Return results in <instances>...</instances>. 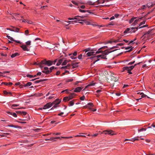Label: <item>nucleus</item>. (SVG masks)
<instances>
[{
    "instance_id": "1",
    "label": "nucleus",
    "mask_w": 155,
    "mask_h": 155,
    "mask_svg": "<svg viewBox=\"0 0 155 155\" xmlns=\"http://www.w3.org/2000/svg\"><path fill=\"white\" fill-rule=\"evenodd\" d=\"M117 50V49H116L112 51H109L108 50H106L104 51V52H103V53H102V54L99 55L97 56H94L93 57H91L89 58L91 59H95L96 58H101L102 59H107L106 58V56L108 54L112 52H113Z\"/></svg>"
},
{
    "instance_id": "2",
    "label": "nucleus",
    "mask_w": 155,
    "mask_h": 155,
    "mask_svg": "<svg viewBox=\"0 0 155 155\" xmlns=\"http://www.w3.org/2000/svg\"><path fill=\"white\" fill-rule=\"evenodd\" d=\"M76 95V94L74 93H71L68 97H64L63 98L64 101H69L70 100L72 99L74 96Z\"/></svg>"
},
{
    "instance_id": "3",
    "label": "nucleus",
    "mask_w": 155,
    "mask_h": 155,
    "mask_svg": "<svg viewBox=\"0 0 155 155\" xmlns=\"http://www.w3.org/2000/svg\"><path fill=\"white\" fill-rule=\"evenodd\" d=\"M53 104V103H51V102L47 103L44 106V107L43 108H40L39 109L42 110L43 109L45 110L49 108L52 106Z\"/></svg>"
},
{
    "instance_id": "4",
    "label": "nucleus",
    "mask_w": 155,
    "mask_h": 155,
    "mask_svg": "<svg viewBox=\"0 0 155 155\" xmlns=\"http://www.w3.org/2000/svg\"><path fill=\"white\" fill-rule=\"evenodd\" d=\"M61 101V100L59 99H57L55 101L53 102L52 103H53L52 104V106L54 104H55L54 105V106L53 107L51 108L52 109L53 107L55 108L57 107V105L60 103Z\"/></svg>"
},
{
    "instance_id": "5",
    "label": "nucleus",
    "mask_w": 155,
    "mask_h": 155,
    "mask_svg": "<svg viewBox=\"0 0 155 155\" xmlns=\"http://www.w3.org/2000/svg\"><path fill=\"white\" fill-rule=\"evenodd\" d=\"M103 132L105 134H108L111 135H113L115 134L113 133L114 131L112 130H105Z\"/></svg>"
},
{
    "instance_id": "6",
    "label": "nucleus",
    "mask_w": 155,
    "mask_h": 155,
    "mask_svg": "<svg viewBox=\"0 0 155 155\" xmlns=\"http://www.w3.org/2000/svg\"><path fill=\"white\" fill-rule=\"evenodd\" d=\"M91 51H90L87 52L85 55L84 54V57H90L92 55H94V53H95V52L93 51V50H91Z\"/></svg>"
},
{
    "instance_id": "7",
    "label": "nucleus",
    "mask_w": 155,
    "mask_h": 155,
    "mask_svg": "<svg viewBox=\"0 0 155 155\" xmlns=\"http://www.w3.org/2000/svg\"><path fill=\"white\" fill-rule=\"evenodd\" d=\"M44 71H42V72L44 73H45V74H49L51 72V71H50V70H48L49 68L48 67H45L44 68Z\"/></svg>"
},
{
    "instance_id": "8",
    "label": "nucleus",
    "mask_w": 155,
    "mask_h": 155,
    "mask_svg": "<svg viewBox=\"0 0 155 155\" xmlns=\"http://www.w3.org/2000/svg\"><path fill=\"white\" fill-rule=\"evenodd\" d=\"M134 68V66L133 65L130 67H124L123 68V71L125 70H131Z\"/></svg>"
},
{
    "instance_id": "9",
    "label": "nucleus",
    "mask_w": 155,
    "mask_h": 155,
    "mask_svg": "<svg viewBox=\"0 0 155 155\" xmlns=\"http://www.w3.org/2000/svg\"><path fill=\"white\" fill-rule=\"evenodd\" d=\"M17 114H19L21 115H26L27 116H29L28 114H27V112L25 111H17L16 112Z\"/></svg>"
},
{
    "instance_id": "10",
    "label": "nucleus",
    "mask_w": 155,
    "mask_h": 155,
    "mask_svg": "<svg viewBox=\"0 0 155 155\" xmlns=\"http://www.w3.org/2000/svg\"><path fill=\"white\" fill-rule=\"evenodd\" d=\"M53 63V62L52 61L50 60L47 61L46 59H45V64L50 66L52 65Z\"/></svg>"
},
{
    "instance_id": "11",
    "label": "nucleus",
    "mask_w": 155,
    "mask_h": 155,
    "mask_svg": "<svg viewBox=\"0 0 155 155\" xmlns=\"http://www.w3.org/2000/svg\"><path fill=\"white\" fill-rule=\"evenodd\" d=\"M7 37L8 38V39H10L12 41H14L15 42L18 43H19V44L21 43V42L20 41H17L16 40H15L12 38L11 37H10L9 36L7 35Z\"/></svg>"
},
{
    "instance_id": "12",
    "label": "nucleus",
    "mask_w": 155,
    "mask_h": 155,
    "mask_svg": "<svg viewBox=\"0 0 155 155\" xmlns=\"http://www.w3.org/2000/svg\"><path fill=\"white\" fill-rule=\"evenodd\" d=\"M79 62H77L74 63L73 62H72L71 63V65L72 66V68H77L78 67V64L79 63Z\"/></svg>"
},
{
    "instance_id": "13",
    "label": "nucleus",
    "mask_w": 155,
    "mask_h": 155,
    "mask_svg": "<svg viewBox=\"0 0 155 155\" xmlns=\"http://www.w3.org/2000/svg\"><path fill=\"white\" fill-rule=\"evenodd\" d=\"M6 113L8 114L7 115H12L13 116H17L15 112H12L10 111H7Z\"/></svg>"
},
{
    "instance_id": "14",
    "label": "nucleus",
    "mask_w": 155,
    "mask_h": 155,
    "mask_svg": "<svg viewBox=\"0 0 155 155\" xmlns=\"http://www.w3.org/2000/svg\"><path fill=\"white\" fill-rule=\"evenodd\" d=\"M82 88L81 87H78L75 89V90L74 91V92H80L81 90L82 89Z\"/></svg>"
},
{
    "instance_id": "15",
    "label": "nucleus",
    "mask_w": 155,
    "mask_h": 155,
    "mask_svg": "<svg viewBox=\"0 0 155 155\" xmlns=\"http://www.w3.org/2000/svg\"><path fill=\"white\" fill-rule=\"evenodd\" d=\"M13 28L12 29H10V31H14L15 32H18L19 30V28H15L13 27H12Z\"/></svg>"
},
{
    "instance_id": "16",
    "label": "nucleus",
    "mask_w": 155,
    "mask_h": 155,
    "mask_svg": "<svg viewBox=\"0 0 155 155\" xmlns=\"http://www.w3.org/2000/svg\"><path fill=\"white\" fill-rule=\"evenodd\" d=\"M19 121H17V122H18L19 123H22V124H24V123H26V122L24 121H25V120H27V119H19Z\"/></svg>"
},
{
    "instance_id": "17",
    "label": "nucleus",
    "mask_w": 155,
    "mask_h": 155,
    "mask_svg": "<svg viewBox=\"0 0 155 155\" xmlns=\"http://www.w3.org/2000/svg\"><path fill=\"white\" fill-rule=\"evenodd\" d=\"M19 106V104H14L12 105L10 107L12 109H19V108H16V107L18 106Z\"/></svg>"
},
{
    "instance_id": "18",
    "label": "nucleus",
    "mask_w": 155,
    "mask_h": 155,
    "mask_svg": "<svg viewBox=\"0 0 155 155\" xmlns=\"http://www.w3.org/2000/svg\"><path fill=\"white\" fill-rule=\"evenodd\" d=\"M74 19H75L77 20L78 21H84V20H82L81 19V18H80V16H76L74 17Z\"/></svg>"
},
{
    "instance_id": "19",
    "label": "nucleus",
    "mask_w": 155,
    "mask_h": 155,
    "mask_svg": "<svg viewBox=\"0 0 155 155\" xmlns=\"http://www.w3.org/2000/svg\"><path fill=\"white\" fill-rule=\"evenodd\" d=\"M20 47L24 51H28V49L27 48V46L25 45H23L21 46Z\"/></svg>"
},
{
    "instance_id": "20",
    "label": "nucleus",
    "mask_w": 155,
    "mask_h": 155,
    "mask_svg": "<svg viewBox=\"0 0 155 155\" xmlns=\"http://www.w3.org/2000/svg\"><path fill=\"white\" fill-rule=\"evenodd\" d=\"M71 67V64H68L67 65H66V66L62 67L61 68V69L66 68V69H69Z\"/></svg>"
},
{
    "instance_id": "21",
    "label": "nucleus",
    "mask_w": 155,
    "mask_h": 155,
    "mask_svg": "<svg viewBox=\"0 0 155 155\" xmlns=\"http://www.w3.org/2000/svg\"><path fill=\"white\" fill-rule=\"evenodd\" d=\"M61 137H52L50 139H49L51 141H56V140H55V139H60Z\"/></svg>"
},
{
    "instance_id": "22",
    "label": "nucleus",
    "mask_w": 155,
    "mask_h": 155,
    "mask_svg": "<svg viewBox=\"0 0 155 155\" xmlns=\"http://www.w3.org/2000/svg\"><path fill=\"white\" fill-rule=\"evenodd\" d=\"M79 11L80 12H88L89 14H87V15H88L89 14H90L91 13V12H89L90 11H89L88 10H81V9H79Z\"/></svg>"
},
{
    "instance_id": "23",
    "label": "nucleus",
    "mask_w": 155,
    "mask_h": 155,
    "mask_svg": "<svg viewBox=\"0 0 155 155\" xmlns=\"http://www.w3.org/2000/svg\"><path fill=\"white\" fill-rule=\"evenodd\" d=\"M95 84L94 83H91L87 85L86 86V87H85V88L84 89V90L86 88H87L88 87H89L94 86Z\"/></svg>"
},
{
    "instance_id": "24",
    "label": "nucleus",
    "mask_w": 155,
    "mask_h": 155,
    "mask_svg": "<svg viewBox=\"0 0 155 155\" xmlns=\"http://www.w3.org/2000/svg\"><path fill=\"white\" fill-rule=\"evenodd\" d=\"M46 80V79H41V80L36 81H35L34 82V83H40V82L43 81H45Z\"/></svg>"
},
{
    "instance_id": "25",
    "label": "nucleus",
    "mask_w": 155,
    "mask_h": 155,
    "mask_svg": "<svg viewBox=\"0 0 155 155\" xmlns=\"http://www.w3.org/2000/svg\"><path fill=\"white\" fill-rule=\"evenodd\" d=\"M139 139L138 138H133L131 140H130V139H126L125 140V141H127V140H131V141H136V140H139Z\"/></svg>"
},
{
    "instance_id": "26",
    "label": "nucleus",
    "mask_w": 155,
    "mask_h": 155,
    "mask_svg": "<svg viewBox=\"0 0 155 155\" xmlns=\"http://www.w3.org/2000/svg\"><path fill=\"white\" fill-rule=\"evenodd\" d=\"M19 55V54L18 53H15L14 54H12L11 55V57L12 58H13L16 56H18Z\"/></svg>"
},
{
    "instance_id": "27",
    "label": "nucleus",
    "mask_w": 155,
    "mask_h": 155,
    "mask_svg": "<svg viewBox=\"0 0 155 155\" xmlns=\"http://www.w3.org/2000/svg\"><path fill=\"white\" fill-rule=\"evenodd\" d=\"M4 94L6 95H12V93L10 92H8L6 91H3Z\"/></svg>"
},
{
    "instance_id": "28",
    "label": "nucleus",
    "mask_w": 155,
    "mask_h": 155,
    "mask_svg": "<svg viewBox=\"0 0 155 155\" xmlns=\"http://www.w3.org/2000/svg\"><path fill=\"white\" fill-rule=\"evenodd\" d=\"M130 29L129 28H127L126 30L124 31V33H127L128 32H131L132 33V32L131 31H130Z\"/></svg>"
},
{
    "instance_id": "29",
    "label": "nucleus",
    "mask_w": 155,
    "mask_h": 155,
    "mask_svg": "<svg viewBox=\"0 0 155 155\" xmlns=\"http://www.w3.org/2000/svg\"><path fill=\"white\" fill-rule=\"evenodd\" d=\"M45 59L42 60L41 62H38V63L37 64L38 65H41V64H45Z\"/></svg>"
},
{
    "instance_id": "30",
    "label": "nucleus",
    "mask_w": 155,
    "mask_h": 155,
    "mask_svg": "<svg viewBox=\"0 0 155 155\" xmlns=\"http://www.w3.org/2000/svg\"><path fill=\"white\" fill-rule=\"evenodd\" d=\"M110 78L112 80L114 81H117V78L113 76H111Z\"/></svg>"
},
{
    "instance_id": "31",
    "label": "nucleus",
    "mask_w": 155,
    "mask_h": 155,
    "mask_svg": "<svg viewBox=\"0 0 155 155\" xmlns=\"http://www.w3.org/2000/svg\"><path fill=\"white\" fill-rule=\"evenodd\" d=\"M8 126L9 127H15V128H19V126L14 125L12 124L8 125Z\"/></svg>"
},
{
    "instance_id": "32",
    "label": "nucleus",
    "mask_w": 155,
    "mask_h": 155,
    "mask_svg": "<svg viewBox=\"0 0 155 155\" xmlns=\"http://www.w3.org/2000/svg\"><path fill=\"white\" fill-rule=\"evenodd\" d=\"M96 2L98 4L103 3L104 2V0H97Z\"/></svg>"
},
{
    "instance_id": "33",
    "label": "nucleus",
    "mask_w": 155,
    "mask_h": 155,
    "mask_svg": "<svg viewBox=\"0 0 155 155\" xmlns=\"http://www.w3.org/2000/svg\"><path fill=\"white\" fill-rule=\"evenodd\" d=\"M32 84V83L31 82H28L26 84H25L24 85L25 87L28 86H31Z\"/></svg>"
},
{
    "instance_id": "34",
    "label": "nucleus",
    "mask_w": 155,
    "mask_h": 155,
    "mask_svg": "<svg viewBox=\"0 0 155 155\" xmlns=\"http://www.w3.org/2000/svg\"><path fill=\"white\" fill-rule=\"evenodd\" d=\"M140 95H141V98L145 97L147 96L146 95L144 94L142 92L140 93Z\"/></svg>"
},
{
    "instance_id": "35",
    "label": "nucleus",
    "mask_w": 155,
    "mask_h": 155,
    "mask_svg": "<svg viewBox=\"0 0 155 155\" xmlns=\"http://www.w3.org/2000/svg\"><path fill=\"white\" fill-rule=\"evenodd\" d=\"M68 62V60H65L62 63V65H66L67 63Z\"/></svg>"
},
{
    "instance_id": "36",
    "label": "nucleus",
    "mask_w": 155,
    "mask_h": 155,
    "mask_svg": "<svg viewBox=\"0 0 155 155\" xmlns=\"http://www.w3.org/2000/svg\"><path fill=\"white\" fill-rule=\"evenodd\" d=\"M68 23H69V24L70 23H72V24H74L75 23H76L77 22V21H68L67 22Z\"/></svg>"
},
{
    "instance_id": "37",
    "label": "nucleus",
    "mask_w": 155,
    "mask_h": 155,
    "mask_svg": "<svg viewBox=\"0 0 155 155\" xmlns=\"http://www.w3.org/2000/svg\"><path fill=\"white\" fill-rule=\"evenodd\" d=\"M146 128H142L140 129H139L138 130V131L139 132L143 131H146Z\"/></svg>"
},
{
    "instance_id": "38",
    "label": "nucleus",
    "mask_w": 155,
    "mask_h": 155,
    "mask_svg": "<svg viewBox=\"0 0 155 155\" xmlns=\"http://www.w3.org/2000/svg\"><path fill=\"white\" fill-rule=\"evenodd\" d=\"M61 137V139H61V138H64V139H69V138H71L72 137L71 136V137Z\"/></svg>"
},
{
    "instance_id": "39",
    "label": "nucleus",
    "mask_w": 155,
    "mask_h": 155,
    "mask_svg": "<svg viewBox=\"0 0 155 155\" xmlns=\"http://www.w3.org/2000/svg\"><path fill=\"white\" fill-rule=\"evenodd\" d=\"M74 104V102H73V101H70L69 103V106H71L73 105Z\"/></svg>"
},
{
    "instance_id": "40",
    "label": "nucleus",
    "mask_w": 155,
    "mask_h": 155,
    "mask_svg": "<svg viewBox=\"0 0 155 155\" xmlns=\"http://www.w3.org/2000/svg\"><path fill=\"white\" fill-rule=\"evenodd\" d=\"M103 52H104V51H101V50H99V49H98V51H96V54H99L100 53H103Z\"/></svg>"
},
{
    "instance_id": "41",
    "label": "nucleus",
    "mask_w": 155,
    "mask_h": 155,
    "mask_svg": "<svg viewBox=\"0 0 155 155\" xmlns=\"http://www.w3.org/2000/svg\"><path fill=\"white\" fill-rule=\"evenodd\" d=\"M54 95H55L54 94H52L51 96H50L48 97V99H51L52 98H53L54 97Z\"/></svg>"
},
{
    "instance_id": "42",
    "label": "nucleus",
    "mask_w": 155,
    "mask_h": 155,
    "mask_svg": "<svg viewBox=\"0 0 155 155\" xmlns=\"http://www.w3.org/2000/svg\"><path fill=\"white\" fill-rule=\"evenodd\" d=\"M91 48H88L83 50L84 51H85V52H88L90 50Z\"/></svg>"
},
{
    "instance_id": "43",
    "label": "nucleus",
    "mask_w": 155,
    "mask_h": 155,
    "mask_svg": "<svg viewBox=\"0 0 155 155\" xmlns=\"http://www.w3.org/2000/svg\"><path fill=\"white\" fill-rule=\"evenodd\" d=\"M31 41H28L26 42V44L28 46L31 45Z\"/></svg>"
},
{
    "instance_id": "44",
    "label": "nucleus",
    "mask_w": 155,
    "mask_h": 155,
    "mask_svg": "<svg viewBox=\"0 0 155 155\" xmlns=\"http://www.w3.org/2000/svg\"><path fill=\"white\" fill-rule=\"evenodd\" d=\"M139 21V19H136L135 21L132 24L133 25H135V24L137 23V21Z\"/></svg>"
},
{
    "instance_id": "45",
    "label": "nucleus",
    "mask_w": 155,
    "mask_h": 155,
    "mask_svg": "<svg viewBox=\"0 0 155 155\" xmlns=\"http://www.w3.org/2000/svg\"><path fill=\"white\" fill-rule=\"evenodd\" d=\"M135 18H132L131 19V20H130L129 23H132L133 21H134V19H135Z\"/></svg>"
},
{
    "instance_id": "46",
    "label": "nucleus",
    "mask_w": 155,
    "mask_h": 155,
    "mask_svg": "<svg viewBox=\"0 0 155 155\" xmlns=\"http://www.w3.org/2000/svg\"><path fill=\"white\" fill-rule=\"evenodd\" d=\"M26 76L28 77H29L30 78H33V75L28 74L26 75Z\"/></svg>"
},
{
    "instance_id": "47",
    "label": "nucleus",
    "mask_w": 155,
    "mask_h": 155,
    "mask_svg": "<svg viewBox=\"0 0 155 155\" xmlns=\"http://www.w3.org/2000/svg\"><path fill=\"white\" fill-rule=\"evenodd\" d=\"M82 54H80L78 56V58L79 59H82Z\"/></svg>"
},
{
    "instance_id": "48",
    "label": "nucleus",
    "mask_w": 155,
    "mask_h": 155,
    "mask_svg": "<svg viewBox=\"0 0 155 155\" xmlns=\"http://www.w3.org/2000/svg\"><path fill=\"white\" fill-rule=\"evenodd\" d=\"M9 72H10L9 71H5L3 72H0V74H5V73H9Z\"/></svg>"
},
{
    "instance_id": "49",
    "label": "nucleus",
    "mask_w": 155,
    "mask_h": 155,
    "mask_svg": "<svg viewBox=\"0 0 155 155\" xmlns=\"http://www.w3.org/2000/svg\"><path fill=\"white\" fill-rule=\"evenodd\" d=\"M29 33V31L28 30H27L25 31V34L26 35H28V34Z\"/></svg>"
},
{
    "instance_id": "50",
    "label": "nucleus",
    "mask_w": 155,
    "mask_h": 155,
    "mask_svg": "<svg viewBox=\"0 0 155 155\" xmlns=\"http://www.w3.org/2000/svg\"><path fill=\"white\" fill-rule=\"evenodd\" d=\"M135 62V61H133L130 62L128 64V65H132V64H134Z\"/></svg>"
},
{
    "instance_id": "51",
    "label": "nucleus",
    "mask_w": 155,
    "mask_h": 155,
    "mask_svg": "<svg viewBox=\"0 0 155 155\" xmlns=\"http://www.w3.org/2000/svg\"><path fill=\"white\" fill-rule=\"evenodd\" d=\"M124 43H120V44H117V45L120 46H122L123 45H124Z\"/></svg>"
},
{
    "instance_id": "52",
    "label": "nucleus",
    "mask_w": 155,
    "mask_h": 155,
    "mask_svg": "<svg viewBox=\"0 0 155 155\" xmlns=\"http://www.w3.org/2000/svg\"><path fill=\"white\" fill-rule=\"evenodd\" d=\"M85 99V96H83L80 98V99L81 100L83 101Z\"/></svg>"
},
{
    "instance_id": "53",
    "label": "nucleus",
    "mask_w": 155,
    "mask_h": 155,
    "mask_svg": "<svg viewBox=\"0 0 155 155\" xmlns=\"http://www.w3.org/2000/svg\"><path fill=\"white\" fill-rule=\"evenodd\" d=\"M73 80V79L71 78V79H68L67 80V82H70V81H72Z\"/></svg>"
},
{
    "instance_id": "54",
    "label": "nucleus",
    "mask_w": 155,
    "mask_h": 155,
    "mask_svg": "<svg viewBox=\"0 0 155 155\" xmlns=\"http://www.w3.org/2000/svg\"><path fill=\"white\" fill-rule=\"evenodd\" d=\"M153 5V4H152L151 5L150 4H148L147 5V6L149 8L150 6H152Z\"/></svg>"
},
{
    "instance_id": "55",
    "label": "nucleus",
    "mask_w": 155,
    "mask_h": 155,
    "mask_svg": "<svg viewBox=\"0 0 155 155\" xmlns=\"http://www.w3.org/2000/svg\"><path fill=\"white\" fill-rule=\"evenodd\" d=\"M75 137H86L85 136L83 135H77Z\"/></svg>"
},
{
    "instance_id": "56",
    "label": "nucleus",
    "mask_w": 155,
    "mask_h": 155,
    "mask_svg": "<svg viewBox=\"0 0 155 155\" xmlns=\"http://www.w3.org/2000/svg\"><path fill=\"white\" fill-rule=\"evenodd\" d=\"M146 21H142L141 22L139 26H140L141 25H142L143 24H144L145 23Z\"/></svg>"
},
{
    "instance_id": "57",
    "label": "nucleus",
    "mask_w": 155,
    "mask_h": 155,
    "mask_svg": "<svg viewBox=\"0 0 155 155\" xmlns=\"http://www.w3.org/2000/svg\"><path fill=\"white\" fill-rule=\"evenodd\" d=\"M117 48V46H113L112 48H110V49H107V50H108V51H110V49H114V48Z\"/></svg>"
},
{
    "instance_id": "58",
    "label": "nucleus",
    "mask_w": 155,
    "mask_h": 155,
    "mask_svg": "<svg viewBox=\"0 0 155 155\" xmlns=\"http://www.w3.org/2000/svg\"><path fill=\"white\" fill-rule=\"evenodd\" d=\"M87 105L89 106H94L93 104L91 103H89L87 104Z\"/></svg>"
},
{
    "instance_id": "59",
    "label": "nucleus",
    "mask_w": 155,
    "mask_h": 155,
    "mask_svg": "<svg viewBox=\"0 0 155 155\" xmlns=\"http://www.w3.org/2000/svg\"><path fill=\"white\" fill-rule=\"evenodd\" d=\"M56 68H55V67L54 66L51 67H50V71H51V70H52L53 69H56Z\"/></svg>"
},
{
    "instance_id": "60",
    "label": "nucleus",
    "mask_w": 155,
    "mask_h": 155,
    "mask_svg": "<svg viewBox=\"0 0 155 155\" xmlns=\"http://www.w3.org/2000/svg\"><path fill=\"white\" fill-rule=\"evenodd\" d=\"M63 61V59H59L58 60V62H59L60 64H61V63Z\"/></svg>"
},
{
    "instance_id": "61",
    "label": "nucleus",
    "mask_w": 155,
    "mask_h": 155,
    "mask_svg": "<svg viewBox=\"0 0 155 155\" xmlns=\"http://www.w3.org/2000/svg\"><path fill=\"white\" fill-rule=\"evenodd\" d=\"M77 51H75L73 54V55L74 56H76L77 55Z\"/></svg>"
},
{
    "instance_id": "62",
    "label": "nucleus",
    "mask_w": 155,
    "mask_h": 155,
    "mask_svg": "<svg viewBox=\"0 0 155 155\" xmlns=\"http://www.w3.org/2000/svg\"><path fill=\"white\" fill-rule=\"evenodd\" d=\"M19 87L20 88H23L24 87H25L24 85L23 84H20Z\"/></svg>"
},
{
    "instance_id": "63",
    "label": "nucleus",
    "mask_w": 155,
    "mask_h": 155,
    "mask_svg": "<svg viewBox=\"0 0 155 155\" xmlns=\"http://www.w3.org/2000/svg\"><path fill=\"white\" fill-rule=\"evenodd\" d=\"M114 25V23H113V22L112 21L110 22L109 23L108 25Z\"/></svg>"
},
{
    "instance_id": "64",
    "label": "nucleus",
    "mask_w": 155,
    "mask_h": 155,
    "mask_svg": "<svg viewBox=\"0 0 155 155\" xmlns=\"http://www.w3.org/2000/svg\"><path fill=\"white\" fill-rule=\"evenodd\" d=\"M119 15L118 14H116L114 15V17L116 18H117L119 16Z\"/></svg>"
}]
</instances>
